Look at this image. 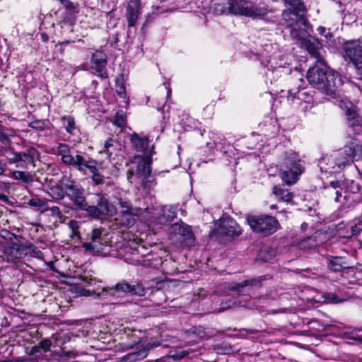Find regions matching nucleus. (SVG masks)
Instances as JSON below:
<instances>
[{"mask_svg": "<svg viewBox=\"0 0 362 362\" xmlns=\"http://www.w3.org/2000/svg\"><path fill=\"white\" fill-rule=\"evenodd\" d=\"M92 174V179L96 185H99L103 182V177L98 173L97 165H95V172H89Z\"/></svg>", "mask_w": 362, "mask_h": 362, "instance_id": "51", "label": "nucleus"}, {"mask_svg": "<svg viewBox=\"0 0 362 362\" xmlns=\"http://www.w3.org/2000/svg\"><path fill=\"white\" fill-rule=\"evenodd\" d=\"M61 4L66 8V11L79 13V6L76 3H74L70 0H59Z\"/></svg>", "mask_w": 362, "mask_h": 362, "instance_id": "45", "label": "nucleus"}, {"mask_svg": "<svg viewBox=\"0 0 362 362\" xmlns=\"http://www.w3.org/2000/svg\"><path fill=\"white\" fill-rule=\"evenodd\" d=\"M339 106L345 112L346 116L356 112L354 105L347 98L340 100L339 102Z\"/></svg>", "mask_w": 362, "mask_h": 362, "instance_id": "39", "label": "nucleus"}, {"mask_svg": "<svg viewBox=\"0 0 362 362\" xmlns=\"http://www.w3.org/2000/svg\"><path fill=\"white\" fill-rule=\"evenodd\" d=\"M9 177L16 180H21L23 183H30L33 181V175L29 172L13 170L8 175Z\"/></svg>", "mask_w": 362, "mask_h": 362, "instance_id": "34", "label": "nucleus"}, {"mask_svg": "<svg viewBox=\"0 0 362 362\" xmlns=\"http://www.w3.org/2000/svg\"><path fill=\"white\" fill-rule=\"evenodd\" d=\"M119 146V144L116 140L109 138L105 141L103 149L100 151V153H105L107 158L111 159L113 155L117 154L116 151Z\"/></svg>", "mask_w": 362, "mask_h": 362, "instance_id": "31", "label": "nucleus"}, {"mask_svg": "<svg viewBox=\"0 0 362 362\" xmlns=\"http://www.w3.org/2000/svg\"><path fill=\"white\" fill-rule=\"evenodd\" d=\"M127 117L122 110L117 111L114 118V124L119 128L125 127Z\"/></svg>", "mask_w": 362, "mask_h": 362, "instance_id": "43", "label": "nucleus"}, {"mask_svg": "<svg viewBox=\"0 0 362 362\" xmlns=\"http://www.w3.org/2000/svg\"><path fill=\"white\" fill-rule=\"evenodd\" d=\"M145 341L141 338H139V341L135 342L134 344H127L125 345L126 349H133L135 345H138V349H139L136 351H134L125 355L123 358L124 362H136L139 361L144 358H145L148 355V351L154 347H157L160 345L159 342H153L152 344H147L145 345Z\"/></svg>", "mask_w": 362, "mask_h": 362, "instance_id": "12", "label": "nucleus"}, {"mask_svg": "<svg viewBox=\"0 0 362 362\" xmlns=\"http://www.w3.org/2000/svg\"><path fill=\"white\" fill-rule=\"evenodd\" d=\"M257 284L255 279L245 280L241 283L233 284L230 289L237 291L239 295L250 294L253 286Z\"/></svg>", "mask_w": 362, "mask_h": 362, "instance_id": "28", "label": "nucleus"}, {"mask_svg": "<svg viewBox=\"0 0 362 362\" xmlns=\"http://www.w3.org/2000/svg\"><path fill=\"white\" fill-rule=\"evenodd\" d=\"M78 13L66 11L62 16V21L69 24H72L76 18V15Z\"/></svg>", "mask_w": 362, "mask_h": 362, "instance_id": "49", "label": "nucleus"}, {"mask_svg": "<svg viewBox=\"0 0 362 362\" xmlns=\"http://www.w3.org/2000/svg\"><path fill=\"white\" fill-rule=\"evenodd\" d=\"M0 201L3 202L4 203H8L9 199L6 195H5L4 194H0Z\"/></svg>", "mask_w": 362, "mask_h": 362, "instance_id": "60", "label": "nucleus"}, {"mask_svg": "<svg viewBox=\"0 0 362 362\" xmlns=\"http://www.w3.org/2000/svg\"><path fill=\"white\" fill-rule=\"evenodd\" d=\"M71 354H72L71 352L62 351V352L60 354V356H62V357L70 356Z\"/></svg>", "mask_w": 362, "mask_h": 362, "instance_id": "62", "label": "nucleus"}, {"mask_svg": "<svg viewBox=\"0 0 362 362\" xmlns=\"http://www.w3.org/2000/svg\"><path fill=\"white\" fill-rule=\"evenodd\" d=\"M170 235L180 236L183 240H187L190 243H193L194 238L190 229L187 226H182L178 223L172 224L168 229Z\"/></svg>", "mask_w": 362, "mask_h": 362, "instance_id": "27", "label": "nucleus"}, {"mask_svg": "<svg viewBox=\"0 0 362 362\" xmlns=\"http://www.w3.org/2000/svg\"><path fill=\"white\" fill-rule=\"evenodd\" d=\"M288 101L303 112L310 110L313 107L314 103L313 95L304 89L289 90Z\"/></svg>", "mask_w": 362, "mask_h": 362, "instance_id": "11", "label": "nucleus"}, {"mask_svg": "<svg viewBox=\"0 0 362 362\" xmlns=\"http://www.w3.org/2000/svg\"><path fill=\"white\" fill-rule=\"evenodd\" d=\"M285 9L283 19L290 28V34L293 39H304L308 35V21L305 18L306 8L301 0H283Z\"/></svg>", "mask_w": 362, "mask_h": 362, "instance_id": "3", "label": "nucleus"}, {"mask_svg": "<svg viewBox=\"0 0 362 362\" xmlns=\"http://www.w3.org/2000/svg\"><path fill=\"white\" fill-rule=\"evenodd\" d=\"M259 127L263 134L267 136H274L279 130V127L276 119H267L264 122L259 124Z\"/></svg>", "mask_w": 362, "mask_h": 362, "instance_id": "29", "label": "nucleus"}, {"mask_svg": "<svg viewBox=\"0 0 362 362\" xmlns=\"http://www.w3.org/2000/svg\"><path fill=\"white\" fill-rule=\"evenodd\" d=\"M235 305V302H228V303H221V308H220V310L221 311H223L228 308H232L233 306H234Z\"/></svg>", "mask_w": 362, "mask_h": 362, "instance_id": "57", "label": "nucleus"}, {"mask_svg": "<svg viewBox=\"0 0 362 362\" xmlns=\"http://www.w3.org/2000/svg\"><path fill=\"white\" fill-rule=\"evenodd\" d=\"M325 300L329 303H337V296L332 293H327L325 295Z\"/></svg>", "mask_w": 362, "mask_h": 362, "instance_id": "56", "label": "nucleus"}, {"mask_svg": "<svg viewBox=\"0 0 362 362\" xmlns=\"http://www.w3.org/2000/svg\"><path fill=\"white\" fill-rule=\"evenodd\" d=\"M216 225L218 227L219 233L221 234L228 236H238L241 234L240 227L234 219L230 217L219 219Z\"/></svg>", "mask_w": 362, "mask_h": 362, "instance_id": "19", "label": "nucleus"}, {"mask_svg": "<svg viewBox=\"0 0 362 362\" xmlns=\"http://www.w3.org/2000/svg\"><path fill=\"white\" fill-rule=\"evenodd\" d=\"M284 164L287 170L281 173V177L286 184L293 185L303 171V166L298 153L293 151H287L285 153Z\"/></svg>", "mask_w": 362, "mask_h": 362, "instance_id": "5", "label": "nucleus"}, {"mask_svg": "<svg viewBox=\"0 0 362 362\" xmlns=\"http://www.w3.org/2000/svg\"><path fill=\"white\" fill-rule=\"evenodd\" d=\"M362 158V145L356 140L351 141L344 148L327 155L318 161L321 172L334 173Z\"/></svg>", "mask_w": 362, "mask_h": 362, "instance_id": "1", "label": "nucleus"}, {"mask_svg": "<svg viewBox=\"0 0 362 362\" xmlns=\"http://www.w3.org/2000/svg\"><path fill=\"white\" fill-rule=\"evenodd\" d=\"M28 204L30 206L34 207L38 210H47V208L45 207L46 203L42 199H39L38 197H34L30 199L28 201Z\"/></svg>", "mask_w": 362, "mask_h": 362, "instance_id": "44", "label": "nucleus"}, {"mask_svg": "<svg viewBox=\"0 0 362 362\" xmlns=\"http://www.w3.org/2000/svg\"><path fill=\"white\" fill-rule=\"evenodd\" d=\"M88 295L95 294L98 297L104 300L112 301L124 297L127 293L132 292L131 284L123 280L118 282L115 286L111 287H103L97 288L90 292L86 291Z\"/></svg>", "mask_w": 362, "mask_h": 362, "instance_id": "6", "label": "nucleus"}, {"mask_svg": "<svg viewBox=\"0 0 362 362\" xmlns=\"http://www.w3.org/2000/svg\"><path fill=\"white\" fill-rule=\"evenodd\" d=\"M229 9L235 15L250 17H262L267 14V9L255 6L245 0H228Z\"/></svg>", "mask_w": 362, "mask_h": 362, "instance_id": "8", "label": "nucleus"}, {"mask_svg": "<svg viewBox=\"0 0 362 362\" xmlns=\"http://www.w3.org/2000/svg\"><path fill=\"white\" fill-rule=\"evenodd\" d=\"M57 152L61 156L62 162L66 165H70L73 162L74 154L70 147L66 144H59L57 147Z\"/></svg>", "mask_w": 362, "mask_h": 362, "instance_id": "30", "label": "nucleus"}, {"mask_svg": "<svg viewBox=\"0 0 362 362\" xmlns=\"http://www.w3.org/2000/svg\"><path fill=\"white\" fill-rule=\"evenodd\" d=\"M273 193L279 202H292L293 194L284 187L274 186L273 187Z\"/></svg>", "mask_w": 362, "mask_h": 362, "instance_id": "32", "label": "nucleus"}, {"mask_svg": "<svg viewBox=\"0 0 362 362\" xmlns=\"http://www.w3.org/2000/svg\"><path fill=\"white\" fill-rule=\"evenodd\" d=\"M102 229L94 228L90 234V241L83 243V247L94 253H100L103 251L104 242L102 238Z\"/></svg>", "mask_w": 362, "mask_h": 362, "instance_id": "21", "label": "nucleus"}, {"mask_svg": "<svg viewBox=\"0 0 362 362\" xmlns=\"http://www.w3.org/2000/svg\"><path fill=\"white\" fill-rule=\"evenodd\" d=\"M0 142L4 145H10L11 143V141H10L6 136L4 126L2 125H0Z\"/></svg>", "mask_w": 362, "mask_h": 362, "instance_id": "50", "label": "nucleus"}, {"mask_svg": "<svg viewBox=\"0 0 362 362\" xmlns=\"http://www.w3.org/2000/svg\"><path fill=\"white\" fill-rule=\"evenodd\" d=\"M49 211L52 216L57 217L59 219L62 218L63 215L62 214L61 211L58 206H52L49 209Z\"/></svg>", "mask_w": 362, "mask_h": 362, "instance_id": "55", "label": "nucleus"}, {"mask_svg": "<svg viewBox=\"0 0 362 362\" xmlns=\"http://www.w3.org/2000/svg\"><path fill=\"white\" fill-rule=\"evenodd\" d=\"M3 255L4 259L8 262H13L16 259L25 257L24 245L17 243H9L6 245L3 243Z\"/></svg>", "mask_w": 362, "mask_h": 362, "instance_id": "18", "label": "nucleus"}, {"mask_svg": "<svg viewBox=\"0 0 362 362\" xmlns=\"http://www.w3.org/2000/svg\"><path fill=\"white\" fill-rule=\"evenodd\" d=\"M150 158L144 156H136L132 162L127 172V179L134 182L136 179L146 178L151 174Z\"/></svg>", "mask_w": 362, "mask_h": 362, "instance_id": "10", "label": "nucleus"}, {"mask_svg": "<svg viewBox=\"0 0 362 362\" xmlns=\"http://www.w3.org/2000/svg\"><path fill=\"white\" fill-rule=\"evenodd\" d=\"M97 205H88L87 204L85 211L91 217L102 219L105 217L113 216L117 214L116 207L101 194L95 195Z\"/></svg>", "mask_w": 362, "mask_h": 362, "instance_id": "7", "label": "nucleus"}, {"mask_svg": "<svg viewBox=\"0 0 362 362\" xmlns=\"http://www.w3.org/2000/svg\"><path fill=\"white\" fill-rule=\"evenodd\" d=\"M360 189V186L353 180L346 183L332 181L325 187V192L328 196L334 197L336 202L349 208L358 202Z\"/></svg>", "mask_w": 362, "mask_h": 362, "instance_id": "4", "label": "nucleus"}, {"mask_svg": "<svg viewBox=\"0 0 362 362\" xmlns=\"http://www.w3.org/2000/svg\"><path fill=\"white\" fill-rule=\"evenodd\" d=\"M274 60V58H270L269 60L267 61V64H265V66L268 67V70L265 73L266 77L267 80L270 81L271 83L281 76V69L284 66L282 63H276Z\"/></svg>", "mask_w": 362, "mask_h": 362, "instance_id": "26", "label": "nucleus"}, {"mask_svg": "<svg viewBox=\"0 0 362 362\" xmlns=\"http://www.w3.org/2000/svg\"><path fill=\"white\" fill-rule=\"evenodd\" d=\"M116 92L118 95L123 99L127 98L126 88L122 79H117L115 85Z\"/></svg>", "mask_w": 362, "mask_h": 362, "instance_id": "46", "label": "nucleus"}, {"mask_svg": "<svg viewBox=\"0 0 362 362\" xmlns=\"http://www.w3.org/2000/svg\"><path fill=\"white\" fill-rule=\"evenodd\" d=\"M309 34L304 39H296L297 41L300 42L302 45L308 50V52L315 58L316 61L320 59L324 60L320 53L321 44L315 38L308 39Z\"/></svg>", "mask_w": 362, "mask_h": 362, "instance_id": "23", "label": "nucleus"}, {"mask_svg": "<svg viewBox=\"0 0 362 362\" xmlns=\"http://www.w3.org/2000/svg\"><path fill=\"white\" fill-rule=\"evenodd\" d=\"M41 39H42V41L47 42L48 40L49 37H48V35L47 34L42 33L41 34Z\"/></svg>", "mask_w": 362, "mask_h": 362, "instance_id": "63", "label": "nucleus"}, {"mask_svg": "<svg viewBox=\"0 0 362 362\" xmlns=\"http://www.w3.org/2000/svg\"><path fill=\"white\" fill-rule=\"evenodd\" d=\"M66 179V177H64L60 181V184L57 185L56 186H54L50 188V195L52 197L53 199H62L65 194V187L64 184V180Z\"/></svg>", "mask_w": 362, "mask_h": 362, "instance_id": "36", "label": "nucleus"}, {"mask_svg": "<svg viewBox=\"0 0 362 362\" xmlns=\"http://www.w3.org/2000/svg\"><path fill=\"white\" fill-rule=\"evenodd\" d=\"M317 30L320 35L324 36L327 39H330L332 37V33L325 27L319 26Z\"/></svg>", "mask_w": 362, "mask_h": 362, "instance_id": "52", "label": "nucleus"}, {"mask_svg": "<svg viewBox=\"0 0 362 362\" xmlns=\"http://www.w3.org/2000/svg\"><path fill=\"white\" fill-rule=\"evenodd\" d=\"M276 252L274 249L269 247H264L259 252V258L264 262L270 261L275 256Z\"/></svg>", "mask_w": 362, "mask_h": 362, "instance_id": "40", "label": "nucleus"}, {"mask_svg": "<svg viewBox=\"0 0 362 362\" xmlns=\"http://www.w3.org/2000/svg\"><path fill=\"white\" fill-rule=\"evenodd\" d=\"M52 346V341L49 339H44L40 341L37 345H35L31 348L30 354H36L42 352H47L49 351Z\"/></svg>", "mask_w": 362, "mask_h": 362, "instance_id": "37", "label": "nucleus"}, {"mask_svg": "<svg viewBox=\"0 0 362 362\" xmlns=\"http://www.w3.org/2000/svg\"><path fill=\"white\" fill-rule=\"evenodd\" d=\"M118 204L121 208L120 216L122 217V223L127 227L133 226L135 222L134 216L139 215V210L134 209L132 206V204L126 199H119Z\"/></svg>", "mask_w": 362, "mask_h": 362, "instance_id": "17", "label": "nucleus"}, {"mask_svg": "<svg viewBox=\"0 0 362 362\" xmlns=\"http://www.w3.org/2000/svg\"><path fill=\"white\" fill-rule=\"evenodd\" d=\"M4 130L6 132V136L10 141H11L12 138H14L18 135V131L17 129L8 128L4 126Z\"/></svg>", "mask_w": 362, "mask_h": 362, "instance_id": "54", "label": "nucleus"}, {"mask_svg": "<svg viewBox=\"0 0 362 362\" xmlns=\"http://www.w3.org/2000/svg\"><path fill=\"white\" fill-rule=\"evenodd\" d=\"M0 155L4 156L9 164H16L17 168H27L28 163H33L34 157L29 153L15 151L13 148L3 149Z\"/></svg>", "mask_w": 362, "mask_h": 362, "instance_id": "14", "label": "nucleus"}, {"mask_svg": "<svg viewBox=\"0 0 362 362\" xmlns=\"http://www.w3.org/2000/svg\"><path fill=\"white\" fill-rule=\"evenodd\" d=\"M348 125L351 127L356 134H358L362 130V117L356 112L346 116Z\"/></svg>", "mask_w": 362, "mask_h": 362, "instance_id": "33", "label": "nucleus"}, {"mask_svg": "<svg viewBox=\"0 0 362 362\" xmlns=\"http://www.w3.org/2000/svg\"><path fill=\"white\" fill-rule=\"evenodd\" d=\"M343 49L346 57L358 69H362V45L358 41H350L344 44Z\"/></svg>", "mask_w": 362, "mask_h": 362, "instance_id": "16", "label": "nucleus"}, {"mask_svg": "<svg viewBox=\"0 0 362 362\" xmlns=\"http://www.w3.org/2000/svg\"><path fill=\"white\" fill-rule=\"evenodd\" d=\"M106 64V55L104 52L97 51L93 54L90 59V67L95 74L105 78Z\"/></svg>", "mask_w": 362, "mask_h": 362, "instance_id": "22", "label": "nucleus"}, {"mask_svg": "<svg viewBox=\"0 0 362 362\" xmlns=\"http://www.w3.org/2000/svg\"><path fill=\"white\" fill-rule=\"evenodd\" d=\"M151 255H148L146 257H143L142 259H138V262L144 267H153V264L151 262Z\"/></svg>", "mask_w": 362, "mask_h": 362, "instance_id": "53", "label": "nucleus"}, {"mask_svg": "<svg viewBox=\"0 0 362 362\" xmlns=\"http://www.w3.org/2000/svg\"><path fill=\"white\" fill-rule=\"evenodd\" d=\"M346 228L347 234L346 237L358 235L362 231V221L357 218L354 219L347 225Z\"/></svg>", "mask_w": 362, "mask_h": 362, "instance_id": "35", "label": "nucleus"}, {"mask_svg": "<svg viewBox=\"0 0 362 362\" xmlns=\"http://www.w3.org/2000/svg\"><path fill=\"white\" fill-rule=\"evenodd\" d=\"M24 252L25 253V257L29 255L37 259H42L43 257L42 252L33 245H24Z\"/></svg>", "mask_w": 362, "mask_h": 362, "instance_id": "38", "label": "nucleus"}, {"mask_svg": "<svg viewBox=\"0 0 362 362\" xmlns=\"http://www.w3.org/2000/svg\"><path fill=\"white\" fill-rule=\"evenodd\" d=\"M132 142L137 151L143 152L144 157L150 158L152 155V148H149L148 139L147 137H141L134 134L132 136Z\"/></svg>", "mask_w": 362, "mask_h": 362, "instance_id": "24", "label": "nucleus"}, {"mask_svg": "<svg viewBox=\"0 0 362 362\" xmlns=\"http://www.w3.org/2000/svg\"><path fill=\"white\" fill-rule=\"evenodd\" d=\"M69 165L86 174L88 172H95L97 162L88 157H85L81 154H76L73 158V162Z\"/></svg>", "mask_w": 362, "mask_h": 362, "instance_id": "20", "label": "nucleus"}, {"mask_svg": "<svg viewBox=\"0 0 362 362\" xmlns=\"http://www.w3.org/2000/svg\"><path fill=\"white\" fill-rule=\"evenodd\" d=\"M341 259L339 257H332L329 259L328 267L333 272H340L344 268L341 263Z\"/></svg>", "mask_w": 362, "mask_h": 362, "instance_id": "42", "label": "nucleus"}, {"mask_svg": "<svg viewBox=\"0 0 362 362\" xmlns=\"http://www.w3.org/2000/svg\"><path fill=\"white\" fill-rule=\"evenodd\" d=\"M4 172V165L0 160V175L3 174Z\"/></svg>", "mask_w": 362, "mask_h": 362, "instance_id": "64", "label": "nucleus"}, {"mask_svg": "<svg viewBox=\"0 0 362 362\" xmlns=\"http://www.w3.org/2000/svg\"><path fill=\"white\" fill-rule=\"evenodd\" d=\"M351 339L358 341L359 343L362 344V335L359 334H355L354 336L351 337Z\"/></svg>", "mask_w": 362, "mask_h": 362, "instance_id": "59", "label": "nucleus"}, {"mask_svg": "<svg viewBox=\"0 0 362 362\" xmlns=\"http://www.w3.org/2000/svg\"><path fill=\"white\" fill-rule=\"evenodd\" d=\"M66 195L69 197L76 205L84 210L87 203L83 196V189L74 180L69 178L64 180Z\"/></svg>", "mask_w": 362, "mask_h": 362, "instance_id": "13", "label": "nucleus"}, {"mask_svg": "<svg viewBox=\"0 0 362 362\" xmlns=\"http://www.w3.org/2000/svg\"><path fill=\"white\" fill-rule=\"evenodd\" d=\"M141 2L140 0H129L127 17L128 21V25L129 27L134 26L139 16L141 13Z\"/></svg>", "mask_w": 362, "mask_h": 362, "instance_id": "25", "label": "nucleus"}, {"mask_svg": "<svg viewBox=\"0 0 362 362\" xmlns=\"http://www.w3.org/2000/svg\"><path fill=\"white\" fill-rule=\"evenodd\" d=\"M176 216L175 209L170 206H160L153 210L150 218L151 225H165L172 221Z\"/></svg>", "mask_w": 362, "mask_h": 362, "instance_id": "15", "label": "nucleus"}, {"mask_svg": "<svg viewBox=\"0 0 362 362\" xmlns=\"http://www.w3.org/2000/svg\"><path fill=\"white\" fill-rule=\"evenodd\" d=\"M132 292L133 294H135L139 296H144L146 293V288L140 283H138L135 285H132Z\"/></svg>", "mask_w": 362, "mask_h": 362, "instance_id": "47", "label": "nucleus"}, {"mask_svg": "<svg viewBox=\"0 0 362 362\" xmlns=\"http://www.w3.org/2000/svg\"><path fill=\"white\" fill-rule=\"evenodd\" d=\"M307 79L310 85L327 95L334 93L343 83L339 74L327 67L321 59L315 61V64L308 69Z\"/></svg>", "mask_w": 362, "mask_h": 362, "instance_id": "2", "label": "nucleus"}, {"mask_svg": "<svg viewBox=\"0 0 362 362\" xmlns=\"http://www.w3.org/2000/svg\"><path fill=\"white\" fill-rule=\"evenodd\" d=\"M194 329V332H196L199 337L202 338L204 337V331L203 327H196Z\"/></svg>", "mask_w": 362, "mask_h": 362, "instance_id": "58", "label": "nucleus"}, {"mask_svg": "<svg viewBox=\"0 0 362 362\" xmlns=\"http://www.w3.org/2000/svg\"><path fill=\"white\" fill-rule=\"evenodd\" d=\"M63 126L66 129V132L69 134H74V132L76 129L74 119L71 116L63 117Z\"/></svg>", "mask_w": 362, "mask_h": 362, "instance_id": "41", "label": "nucleus"}, {"mask_svg": "<svg viewBox=\"0 0 362 362\" xmlns=\"http://www.w3.org/2000/svg\"><path fill=\"white\" fill-rule=\"evenodd\" d=\"M247 221L252 230L265 235L276 232L279 226L278 221L270 216H250Z\"/></svg>", "mask_w": 362, "mask_h": 362, "instance_id": "9", "label": "nucleus"}, {"mask_svg": "<svg viewBox=\"0 0 362 362\" xmlns=\"http://www.w3.org/2000/svg\"><path fill=\"white\" fill-rule=\"evenodd\" d=\"M68 226L72 230L71 238H79V223L77 221L71 220L68 223Z\"/></svg>", "mask_w": 362, "mask_h": 362, "instance_id": "48", "label": "nucleus"}, {"mask_svg": "<svg viewBox=\"0 0 362 362\" xmlns=\"http://www.w3.org/2000/svg\"><path fill=\"white\" fill-rule=\"evenodd\" d=\"M186 356V354L182 351V353L177 354V355H173L171 356L174 359H180Z\"/></svg>", "mask_w": 362, "mask_h": 362, "instance_id": "61", "label": "nucleus"}]
</instances>
